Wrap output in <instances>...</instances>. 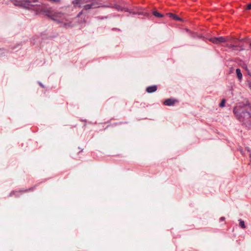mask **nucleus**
Segmentation results:
<instances>
[{
    "mask_svg": "<svg viewBox=\"0 0 251 251\" xmlns=\"http://www.w3.org/2000/svg\"><path fill=\"white\" fill-rule=\"evenodd\" d=\"M251 106L248 101L239 102L235 106L233 112L236 118L249 128H251Z\"/></svg>",
    "mask_w": 251,
    "mask_h": 251,
    "instance_id": "obj_1",
    "label": "nucleus"
},
{
    "mask_svg": "<svg viewBox=\"0 0 251 251\" xmlns=\"http://www.w3.org/2000/svg\"><path fill=\"white\" fill-rule=\"evenodd\" d=\"M73 3L75 6L78 7L82 6L84 10L100 7L101 4L95 0H87L86 1L85 0H74Z\"/></svg>",
    "mask_w": 251,
    "mask_h": 251,
    "instance_id": "obj_2",
    "label": "nucleus"
},
{
    "mask_svg": "<svg viewBox=\"0 0 251 251\" xmlns=\"http://www.w3.org/2000/svg\"><path fill=\"white\" fill-rule=\"evenodd\" d=\"M39 12L44 16L50 18L51 20L56 21L59 23L61 22L57 19L58 17H61V14L60 13H57L51 10L50 7L49 8H41L39 10Z\"/></svg>",
    "mask_w": 251,
    "mask_h": 251,
    "instance_id": "obj_3",
    "label": "nucleus"
},
{
    "mask_svg": "<svg viewBox=\"0 0 251 251\" xmlns=\"http://www.w3.org/2000/svg\"><path fill=\"white\" fill-rule=\"evenodd\" d=\"M209 40L212 43L215 44H219L221 43H225L227 42V40H229L228 38H226V37H213L210 38Z\"/></svg>",
    "mask_w": 251,
    "mask_h": 251,
    "instance_id": "obj_4",
    "label": "nucleus"
},
{
    "mask_svg": "<svg viewBox=\"0 0 251 251\" xmlns=\"http://www.w3.org/2000/svg\"><path fill=\"white\" fill-rule=\"evenodd\" d=\"M225 46L229 49H232L233 50H238L239 51H241L244 50L243 46L241 45L226 44Z\"/></svg>",
    "mask_w": 251,
    "mask_h": 251,
    "instance_id": "obj_5",
    "label": "nucleus"
},
{
    "mask_svg": "<svg viewBox=\"0 0 251 251\" xmlns=\"http://www.w3.org/2000/svg\"><path fill=\"white\" fill-rule=\"evenodd\" d=\"M34 6V5L31 4L30 0H22L21 3V7L25 9H29L30 7Z\"/></svg>",
    "mask_w": 251,
    "mask_h": 251,
    "instance_id": "obj_6",
    "label": "nucleus"
},
{
    "mask_svg": "<svg viewBox=\"0 0 251 251\" xmlns=\"http://www.w3.org/2000/svg\"><path fill=\"white\" fill-rule=\"evenodd\" d=\"M178 102V100L176 99H168L164 101V105H167V106H172V105H174L176 102Z\"/></svg>",
    "mask_w": 251,
    "mask_h": 251,
    "instance_id": "obj_7",
    "label": "nucleus"
},
{
    "mask_svg": "<svg viewBox=\"0 0 251 251\" xmlns=\"http://www.w3.org/2000/svg\"><path fill=\"white\" fill-rule=\"evenodd\" d=\"M226 38L229 39V40H227V41L230 42L231 43V44L240 45V40L238 39L234 38L233 37H229L228 36L226 37Z\"/></svg>",
    "mask_w": 251,
    "mask_h": 251,
    "instance_id": "obj_8",
    "label": "nucleus"
},
{
    "mask_svg": "<svg viewBox=\"0 0 251 251\" xmlns=\"http://www.w3.org/2000/svg\"><path fill=\"white\" fill-rule=\"evenodd\" d=\"M157 87L156 85H151L146 88V92L148 93H151L157 90Z\"/></svg>",
    "mask_w": 251,
    "mask_h": 251,
    "instance_id": "obj_9",
    "label": "nucleus"
},
{
    "mask_svg": "<svg viewBox=\"0 0 251 251\" xmlns=\"http://www.w3.org/2000/svg\"><path fill=\"white\" fill-rule=\"evenodd\" d=\"M167 15L169 16V17L170 18H172V19H173L175 20L178 21H182V19L181 18L179 17L178 16H177L176 15H175V14H174L173 13H168L167 14Z\"/></svg>",
    "mask_w": 251,
    "mask_h": 251,
    "instance_id": "obj_10",
    "label": "nucleus"
},
{
    "mask_svg": "<svg viewBox=\"0 0 251 251\" xmlns=\"http://www.w3.org/2000/svg\"><path fill=\"white\" fill-rule=\"evenodd\" d=\"M236 73L237 75V76L239 80H241L242 79V74L240 69H237L236 70Z\"/></svg>",
    "mask_w": 251,
    "mask_h": 251,
    "instance_id": "obj_11",
    "label": "nucleus"
},
{
    "mask_svg": "<svg viewBox=\"0 0 251 251\" xmlns=\"http://www.w3.org/2000/svg\"><path fill=\"white\" fill-rule=\"evenodd\" d=\"M10 0L15 6H18L21 7L22 0Z\"/></svg>",
    "mask_w": 251,
    "mask_h": 251,
    "instance_id": "obj_12",
    "label": "nucleus"
},
{
    "mask_svg": "<svg viewBox=\"0 0 251 251\" xmlns=\"http://www.w3.org/2000/svg\"><path fill=\"white\" fill-rule=\"evenodd\" d=\"M239 226L243 229L245 228L246 226H245L244 221L240 219L239 220Z\"/></svg>",
    "mask_w": 251,
    "mask_h": 251,
    "instance_id": "obj_13",
    "label": "nucleus"
},
{
    "mask_svg": "<svg viewBox=\"0 0 251 251\" xmlns=\"http://www.w3.org/2000/svg\"><path fill=\"white\" fill-rule=\"evenodd\" d=\"M36 186H34V187H30L28 189H25V190H21L20 191V192H29V191H32L34 190V189H35Z\"/></svg>",
    "mask_w": 251,
    "mask_h": 251,
    "instance_id": "obj_14",
    "label": "nucleus"
},
{
    "mask_svg": "<svg viewBox=\"0 0 251 251\" xmlns=\"http://www.w3.org/2000/svg\"><path fill=\"white\" fill-rule=\"evenodd\" d=\"M153 15L154 16H155V17H156L161 18V17H163V15L162 14L159 13L158 12H157L156 11H154L153 12Z\"/></svg>",
    "mask_w": 251,
    "mask_h": 251,
    "instance_id": "obj_15",
    "label": "nucleus"
},
{
    "mask_svg": "<svg viewBox=\"0 0 251 251\" xmlns=\"http://www.w3.org/2000/svg\"><path fill=\"white\" fill-rule=\"evenodd\" d=\"M243 68L247 71V74L251 76V73L250 72V70H249L248 66L246 64H244L243 66Z\"/></svg>",
    "mask_w": 251,
    "mask_h": 251,
    "instance_id": "obj_16",
    "label": "nucleus"
},
{
    "mask_svg": "<svg viewBox=\"0 0 251 251\" xmlns=\"http://www.w3.org/2000/svg\"><path fill=\"white\" fill-rule=\"evenodd\" d=\"M225 102L226 100L225 99H223L221 102V103L219 104V106L223 107L225 106Z\"/></svg>",
    "mask_w": 251,
    "mask_h": 251,
    "instance_id": "obj_17",
    "label": "nucleus"
},
{
    "mask_svg": "<svg viewBox=\"0 0 251 251\" xmlns=\"http://www.w3.org/2000/svg\"><path fill=\"white\" fill-rule=\"evenodd\" d=\"M116 8L118 10H121V11H122L123 10V9L121 8V7L119 5H116Z\"/></svg>",
    "mask_w": 251,
    "mask_h": 251,
    "instance_id": "obj_18",
    "label": "nucleus"
},
{
    "mask_svg": "<svg viewBox=\"0 0 251 251\" xmlns=\"http://www.w3.org/2000/svg\"><path fill=\"white\" fill-rule=\"evenodd\" d=\"M246 149V150L249 152H250V158H251V150H250V149L249 147H247Z\"/></svg>",
    "mask_w": 251,
    "mask_h": 251,
    "instance_id": "obj_19",
    "label": "nucleus"
},
{
    "mask_svg": "<svg viewBox=\"0 0 251 251\" xmlns=\"http://www.w3.org/2000/svg\"><path fill=\"white\" fill-rule=\"evenodd\" d=\"M247 10H250L251 9V3H249L247 5Z\"/></svg>",
    "mask_w": 251,
    "mask_h": 251,
    "instance_id": "obj_20",
    "label": "nucleus"
},
{
    "mask_svg": "<svg viewBox=\"0 0 251 251\" xmlns=\"http://www.w3.org/2000/svg\"><path fill=\"white\" fill-rule=\"evenodd\" d=\"M38 83L39 84V85L42 88H45V86L41 82H38Z\"/></svg>",
    "mask_w": 251,
    "mask_h": 251,
    "instance_id": "obj_21",
    "label": "nucleus"
},
{
    "mask_svg": "<svg viewBox=\"0 0 251 251\" xmlns=\"http://www.w3.org/2000/svg\"><path fill=\"white\" fill-rule=\"evenodd\" d=\"M225 220V218L224 217H222L220 219V221H224Z\"/></svg>",
    "mask_w": 251,
    "mask_h": 251,
    "instance_id": "obj_22",
    "label": "nucleus"
},
{
    "mask_svg": "<svg viewBox=\"0 0 251 251\" xmlns=\"http://www.w3.org/2000/svg\"><path fill=\"white\" fill-rule=\"evenodd\" d=\"M113 30H117L118 31H121V30L119 28H113Z\"/></svg>",
    "mask_w": 251,
    "mask_h": 251,
    "instance_id": "obj_23",
    "label": "nucleus"
},
{
    "mask_svg": "<svg viewBox=\"0 0 251 251\" xmlns=\"http://www.w3.org/2000/svg\"><path fill=\"white\" fill-rule=\"evenodd\" d=\"M15 193H16V192H14V191L11 192V193L10 194V196H12V195H13Z\"/></svg>",
    "mask_w": 251,
    "mask_h": 251,
    "instance_id": "obj_24",
    "label": "nucleus"
},
{
    "mask_svg": "<svg viewBox=\"0 0 251 251\" xmlns=\"http://www.w3.org/2000/svg\"><path fill=\"white\" fill-rule=\"evenodd\" d=\"M30 1H31V2H37L38 1V0H31Z\"/></svg>",
    "mask_w": 251,
    "mask_h": 251,
    "instance_id": "obj_25",
    "label": "nucleus"
},
{
    "mask_svg": "<svg viewBox=\"0 0 251 251\" xmlns=\"http://www.w3.org/2000/svg\"><path fill=\"white\" fill-rule=\"evenodd\" d=\"M82 11L80 12L77 14V17H80V15L82 14Z\"/></svg>",
    "mask_w": 251,
    "mask_h": 251,
    "instance_id": "obj_26",
    "label": "nucleus"
},
{
    "mask_svg": "<svg viewBox=\"0 0 251 251\" xmlns=\"http://www.w3.org/2000/svg\"><path fill=\"white\" fill-rule=\"evenodd\" d=\"M249 88L251 89V81H249Z\"/></svg>",
    "mask_w": 251,
    "mask_h": 251,
    "instance_id": "obj_27",
    "label": "nucleus"
},
{
    "mask_svg": "<svg viewBox=\"0 0 251 251\" xmlns=\"http://www.w3.org/2000/svg\"><path fill=\"white\" fill-rule=\"evenodd\" d=\"M186 31H188H188H189V30L188 29H186Z\"/></svg>",
    "mask_w": 251,
    "mask_h": 251,
    "instance_id": "obj_28",
    "label": "nucleus"
},
{
    "mask_svg": "<svg viewBox=\"0 0 251 251\" xmlns=\"http://www.w3.org/2000/svg\"><path fill=\"white\" fill-rule=\"evenodd\" d=\"M250 46L251 48V42L250 43Z\"/></svg>",
    "mask_w": 251,
    "mask_h": 251,
    "instance_id": "obj_29",
    "label": "nucleus"
}]
</instances>
